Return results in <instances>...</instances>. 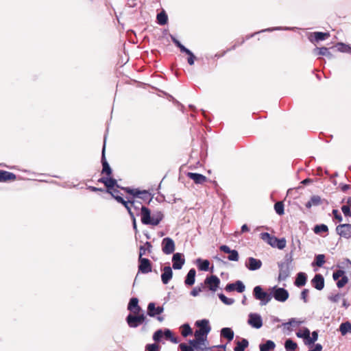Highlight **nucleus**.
<instances>
[{
	"mask_svg": "<svg viewBox=\"0 0 351 351\" xmlns=\"http://www.w3.org/2000/svg\"><path fill=\"white\" fill-rule=\"evenodd\" d=\"M141 222L145 225L157 226L162 220L164 215L161 211L155 212L151 215L150 210L146 206L141 208Z\"/></svg>",
	"mask_w": 351,
	"mask_h": 351,
	"instance_id": "obj_1",
	"label": "nucleus"
},
{
	"mask_svg": "<svg viewBox=\"0 0 351 351\" xmlns=\"http://www.w3.org/2000/svg\"><path fill=\"white\" fill-rule=\"evenodd\" d=\"M195 325L199 328V329L195 330V337H200L202 339H206L208 334L211 330L208 319H204L198 320L195 322Z\"/></svg>",
	"mask_w": 351,
	"mask_h": 351,
	"instance_id": "obj_2",
	"label": "nucleus"
},
{
	"mask_svg": "<svg viewBox=\"0 0 351 351\" xmlns=\"http://www.w3.org/2000/svg\"><path fill=\"white\" fill-rule=\"evenodd\" d=\"M252 294L256 300L260 301L261 305L262 306L266 305L272 298L271 293H268L264 291L260 285L256 286L254 288Z\"/></svg>",
	"mask_w": 351,
	"mask_h": 351,
	"instance_id": "obj_3",
	"label": "nucleus"
},
{
	"mask_svg": "<svg viewBox=\"0 0 351 351\" xmlns=\"http://www.w3.org/2000/svg\"><path fill=\"white\" fill-rule=\"evenodd\" d=\"M126 322L130 328H136L141 324L147 323V319L144 314L132 315L129 314L126 317Z\"/></svg>",
	"mask_w": 351,
	"mask_h": 351,
	"instance_id": "obj_4",
	"label": "nucleus"
},
{
	"mask_svg": "<svg viewBox=\"0 0 351 351\" xmlns=\"http://www.w3.org/2000/svg\"><path fill=\"white\" fill-rule=\"evenodd\" d=\"M121 189L133 195V197L140 198L144 201L149 202L152 198L151 193L145 190L141 191L138 189H130L129 187H122Z\"/></svg>",
	"mask_w": 351,
	"mask_h": 351,
	"instance_id": "obj_5",
	"label": "nucleus"
},
{
	"mask_svg": "<svg viewBox=\"0 0 351 351\" xmlns=\"http://www.w3.org/2000/svg\"><path fill=\"white\" fill-rule=\"evenodd\" d=\"M271 294L276 300L280 302H285L289 298V292L287 290L276 286L271 289Z\"/></svg>",
	"mask_w": 351,
	"mask_h": 351,
	"instance_id": "obj_6",
	"label": "nucleus"
},
{
	"mask_svg": "<svg viewBox=\"0 0 351 351\" xmlns=\"http://www.w3.org/2000/svg\"><path fill=\"white\" fill-rule=\"evenodd\" d=\"M290 261H287L285 262H280L278 263L279 268V274H278V280L284 281L290 275V267H289Z\"/></svg>",
	"mask_w": 351,
	"mask_h": 351,
	"instance_id": "obj_7",
	"label": "nucleus"
},
{
	"mask_svg": "<svg viewBox=\"0 0 351 351\" xmlns=\"http://www.w3.org/2000/svg\"><path fill=\"white\" fill-rule=\"evenodd\" d=\"M162 250L165 254H171L175 251V243L170 237H165L162 241Z\"/></svg>",
	"mask_w": 351,
	"mask_h": 351,
	"instance_id": "obj_8",
	"label": "nucleus"
},
{
	"mask_svg": "<svg viewBox=\"0 0 351 351\" xmlns=\"http://www.w3.org/2000/svg\"><path fill=\"white\" fill-rule=\"evenodd\" d=\"M152 263L146 258L138 257V272L148 274L152 271Z\"/></svg>",
	"mask_w": 351,
	"mask_h": 351,
	"instance_id": "obj_9",
	"label": "nucleus"
},
{
	"mask_svg": "<svg viewBox=\"0 0 351 351\" xmlns=\"http://www.w3.org/2000/svg\"><path fill=\"white\" fill-rule=\"evenodd\" d=\"M247 323L252 327L258 329L263 326V319L259 314L256 313H251L248 315Z\"/></svg>",
	"mask_w": 351,
	"mask_h": 351,
	"instance_id": "obj_10",
	"label": "nucleus"
},
{
	"mask_svg": "<svg viewBox=\"0 0 351 351\" xmlns=\"http://www.w3.org/2000/svg\"><path fill=\"white\" fill-rule=\"evenodd\" d=\"M337 233L341 237L345 239L351 238V224L343 223L339 224L336 227Z\"/></svg>",
	"mask_w": 351,
	"mask_h": 351,
	"instance_id": "obj_11",
	"label": "nucleus"
},
{
	"mask_svg": "<svg viewBox=\"0 0 351 351\" xmlns=\"http://www.w3.org/2000/svg\"><path fill=\"white\" fill-rule=\"evenodd\" d=\"M204 284L208 286L209 290L215 292L219 286L220 280L217 276L212 275L206 278Z\"/></svg>",
	"mask_w": 351,
	"mask_h": 351,
	"instance_id": "obj_12",
	"label": "nucleus"
},
{
	"mask_svg": "<svg viewBox=\"0 0 351 351\" xmlns=\"http://www.w3.org/2000/svg\"><path fill=\"white\" fill-rule=\"evenodd\" d=\"M114 199L117 201V202L121 204L124 206V207L127 209L130 217H133V215H134V213L132 211V206L131 204H135V200L132 199H128L127 201H125L122 197L120 195H116L114 196Z\"/></svg>",
	"mask_w": 351,
	"mask_h": 351,
	"instance_id": "obj_13",
	"label": "nucleus"
},
{
	"mask_svg": "<svg viewBox=\"0 0 351 351\" xmlns=\"http://www.w3.org/2000/svg\"><path fill=\"white\" fill-rule=\"evenodd\" d=\"M105 149H106V137L104 138V145L101 152V164H102V173L106 174L108 176H110L112 174V169L106 160V155H105Z\"/></svg>",
	"mask_w": 351,
	"mask_h": 351,
	"instance_id": "obj_14",
	"label": "nucleus"
},
{
	"mask_svg": "<svg viewBox=\"0 0 351 351\" xmlns=\"http://www.w3.org/2000/svg\"><path fill=\"white\" fill-rule=\"evenodd\" d=\"M173 268L174 269H180L184 265L185 259L184 255L181 253H175L172 257Z\"/></svg>",
	"mask_w": 351,
	"mask_h": 351,
	"instance_id": "obj_15",
	"label": "nucleus"
},
{
	"mask_svg": "<svg viewBox=\"0 0 351 351\" xmlns=\"http://www.w3.org/2000/svg\"><path fill=\"white\" fill-rule=\"evenodd\" d=\"M245 267L250 271H255L259 269L262 266L261 260L249 257L245 262Z\"/></svg>",
	"mask_w": 351,
	"mask_h": 351,
	"instance_id": "obj_16",
	"label": "nucleus"
},
{
	"mask_svg": "<svg viewBox=\"0 0 351 351\" xmlns=\"http://www.w3.org/2000/svg\"><path fill=\"white\" fill-rule=\"evenodd\" d=\"M311 282L312 286L319 291L322 290L324 287V278L320 274H315Z\"/></svg>",
	"mask_w": 351,
	"mask_h": 351,
	"instance_id": "obj_17",
	"label": "nucleus"
},
{
	"mask_svg": "<svg viewBox=\"0 0 351 351\" xmlns=\"http://www.w3.org/2000/svg\"><path fill=\"white\" fill-rule=\"evenodd\" d=\"M161 280L164 285H167L171 280L173 271L169 266H165L162 269Z\"/></svg>",
	"mask_w": 351,
	"mask_h": 351,
	"instance_id": "obj_18",
	"label": "nucleus"
},
{
	"mask_svg": "<svg viewBox=\"0 0 351 351\" xmlns=\"http://www.w3.org/2000/svg\"><path fill=\"white\" fill-rule=\"evenodd\" d=\"M164 311L162 306L156 307L155 303L150 302L147 306V315L150 317H155L156 315L161 314Z\"/></svg>",
	"mask_w": 351,
	"mask_h": 351,
	"instance_id": "obj_19",
	"label": "nucleus"
},
{
	"mask_svg": "<svg viewBox=\"0 0 351 351\" xmlns=\"http://www.w3.org/2000/svg\"><path fill=\"white\" fill-rule=\"evenodd\" d=\"M128 309L134 314H138L141 307L138 306V300L136 298H132L129 302Z\"/></svg>",
	"mask_w": 351,
	"mask_h": 351,
	"instance_id": "obj_20",
	"label": "nucleus"
},
{
	"mask_svg": "<svg viewBox=\"0 0 351 351\" xmlns=\"http://www.w3.org/2000/svg\"><path fill=\"white\" fill-rule=\"evenodd\" d=\"M187 176L193 180L195 184H203L206 181V177L200 173L189 172Z\"/></svg>",
	"mask_w": 351,
	"mask_h": 351,
	"instance_id": "obj_21",
	"label": "nucleus"
},
{
	"mask_svg": "<svg viewBox=\"0 0 351 351\" xmlns=\"http://www.w3.org/2000/svg\"><path fill=\"white\" fill-rule=\"evenodd\" d=\"M307 280V276L304 272H299L296 276L294 285L298 287H303L306 285Z\"/></svg>",
	"mask_w": 351,
	"mask_h": 351,
	"instance_id": "obj_22",
	"label": "nucleus"
},
{
	"mask_svg": "<svg viewBox=\"0 0 351 351\" xmlns=\"http://www.w3.org/2000/svg\"><path fill=\"white\" fill-rule=\"evenodd\" d=\"M16 180V176L13 173L0 170V182L14 181Z\"/></svg>",
	"mask_w": 351,
	"mask_h": 351,
	"instance_id": "obj_23",
	"label": "nucleus"
},
{
	"mask_svg": "<svg viewBox=\"0 0 351 351\" xmlns=\"http://www.w3.org/2000/svg\"><path fill=\"white\" fill-rule=\"evenodd\" d=\"M196 271L194 268L191 269L186 274L184 283L186 286H192L195 281Z\"/></svg>",
	"mask_w": 351,
	"mask_h": 351,
	"instance_id": "obj_24",
	"label": "nucleus"
},
{
	"mask_svg": "<svg viewBox=\"0 0 351 351\" xmlns=\"http://www.w3.org/2000/svg\"><path fill=\"white\" fill-rule=\"evenodd\" d=\"M322 202V199L319 195H313L309 201L306 203L305 206L307 208H311L313 206H317L320 205Z\"/></svg>",
	"mask_w": 351,
	"mask_h": 351,
	"instance_id": "obj_25",
	"label": "nucleus"
},
{
	"mask_svg": "<svg viewBox=\"0 0 351 351\" xmlns=\"http://www.w3.org/2000/svg\"><path fill=\"white\" fill-rule=\"evenodd\" d=\"M261 239L266 241L269 245L274 247L276 242V237L271 236L268 232H263L261 234Z\"/></svg>",
	"mask_w": 351,
	"mask_h": 351,
	"instance_id": "obj_26",
	"label": "nucleus"
},
{
	"mask_svg": "<svg viewBox=\"0 0 351 351\" xmlns=\"http://www.w3.org/2000/svg\"><path fill=\"white\" fill-rule=\"evenodd\" d=\"M276 344L271 340H267L265 343H261L259 346L260 351H270L275 348Z\"/></svg>",
	"mask_w": 351,
	"mask_h": 351,
	"instance_id": "obj_27",
	"label": "nucleus"
},
{
	"mask_svg": "<svg viewBox=\"0 0 351 351\" xmlns=\"http://www.w3.org/2000/svg\"><path fill=\"white\" fill-rule=\"evenodd\" d=\"M152 245L150 242L147 241L143 245H141L139 247V256L143 257V255H145L147 252L150 253L152 252Z\"/></svg>",
	"mask_w": 351,
	"mask_h": 351,
	"instance_id": "obj_28",
	"label": "nucleus"
},
{
	"mask_svg": "<svg viewBox=\"0 0 351 351\" xmlns=\"http://www.w3.org/2000/svg\"><path fill=\"white\" fill-rule=\"evenodd\" d=\"M221 336L231 341L234 338V332L230 328H223L221 330Z\"/></svg>",
	"mask_w": 351,
	"mask_h": 351,
	"instance_id": "obj_29",
	"label": "nucleus"
},
{
	"mask_svg": "<svg viewBox=\"0 0 351 351\" xmlns=\"http://www.w3.org/2000/svg\"><path fill=\"white\" fill-rule=\"evenodd\" d=\"M198 269L201 271H208L209 269L210 262L208 260L197 258L196 260Z\"/></svg>",
	"mask_w": 351,
	"mask_h": 351,
	"instance_id": "obj_30",
	"label": "nucleus"
},
{
	"mask_svg": "<svg viewBox=\"0 0 351 351\" xmlns=\"http://www.w3.org/2000/svg\"><path fill=\"white\" fill-rule=\"evenodd\" d=\"M339 331L342 335L351 333V323L349 322L341 323L339 326Z\"/></svg>",
	"mask_w": 351,
	"mask_h": 351,
	"instance_id": "obj_31",
	"label": "nucleus"
},
{
	"mask_svg": "<svg viewBox=\"0 0 351 351\" xmlns=\"http://www.w3.org/2000/svg\"><path fill=\"white\" fill-rule=\"evenodd\" d=\"M285 348L286 351H295L298 348V344L292 339H288L285 341Z\"/></svg>",
	"mask_w": 351,
	"mask_h": 351,
	"instance_id": "obj_32",
	"label": "nucleus"
},
{
	"mask_svg": "<svg viewBox=\"0 0 351 351\" xmlns=\"http://www.w3.org/2000/svg\"><path fill=\"white\" fill-rule=\"evenodd\" d=\"M248 341L246 339H243L241 341H239L237 343V346L234 348V351H245V349L248 346Z\"/></svg>",
	"mask_w": 351,
	"mask_h": 351,
	"instance_id": "obj_33",
	"label": "nucleus"
},
{
	"mask_svg": "<svg viewBox=\"0 0 351 351\" xmlns=\"http://www.w3.org/2000/svg\"><path fill=\"white\" fill-rule=\"evenodd\" d=\"M106 186L107 188V192H110V190L113 189L114 187L120 188L119 185L117 184V180L111 177L108 178ZM121 188L122 187H121Z\"/></svg>",
	"mask_w": 351,
	"mask_h": 351,
	"instance_id": "obj_34",
	"label": "nucleus"
},
{
	"mask_svg": "<svg viewBox=\"0 0 351 351\" xmlns=\"http://www.w3.org/2000/svg\"><path fill=\"white\" fill-rule=\"evenodd\" d=\"M337 50L342 53H351V47L343 43H338L336 45Z\"/></svg>",
	"mask_w": 351,
	"mask_h": 351,
	"instance_id": "obj_35",
	"label": "nucleus"
},
{
	"mask_svg": "<svg viewBox=\"0 0 351 351\" xmlns=\"http://www.w3.org/2000/svg\"><path fill=\"white\" fill-rule=\"evenodd\" d=\"M168 16L165 12L162 11L157 14V21L160 25H164L167 23Z\"/></svg>",
	"mask_w": 351,
	"mask_h": 351,
	"instance_id": "obj_36",
	"label": "nucleus"
},
{
	"mask_svg": "<svg viewBox=\"0 0 351 351\" xmlns=\"http://www.w3.org/2000/svg\"><path fill=\"white\" fill-rule=\"evenodd\" d=\"M192 332V329L189 324H184L181 326V334L184 337L191 335Z\"/></svg>",
	"mask_w": 351,
	"mask_h": 351,
	"instance_id": "obj_37",
	"label": "nucleus"
},
{
	"mask_svg": "<svg viewBox=\"0 0 351 351\" xmlns=\"http://www.w3.org/2000/svg\"><path fill=\"white\" fill-rule=\"evenodd\" d=\"M314 38L316 42L324 40L330 36L329 33H324L320 32H316L313 33Z\"/></svg>",
	"mask_w": 351,
	"mask_h": 351,
	"instance_id": "obj_38",
	"label": "nucleus"
},
{
	"mask_svg": "<svg viewBox=\"0 0 351 351\" xmlns=\"http://www.w3.org/2000/svg\"><path fill=\"white\" fill-rule=\"evenodd\" d=\"M325 263V256L324 254H318L315 256V262L312 263L313 265L317 267H322Z\"/></svg>",
	"mask_w": 351,
	"mask_h": 351,
	"instance_id": "obj_39",
	"label": "nucleus"
},
{
	"mask_svg": "<svg viewBox=\"0 0 351 351\" xmlns=\"http://www.w3.org/2000/svg\"><path fill=\"white\" fill-rule=\"evenodd\" d=\"M315 51H317V54L320 56H326L330 58H332V53L329 51L328 49L326 47H320V48H315Z\"/></svg>",
	"mask_w": 351,
	"mask_h": 351,
	"instance_id": "obj_40",
	"label": "nucleus"
},
{
	"mask_svg": "<svg viewBox=\"0 0 351 351\" xmlns=\"http://www.w3.org/2000/svg\"><path fill=\"white\" fill-rule=\"evenodd\" d=\"M313 231L315 234H320L321 232H327L328 231V226L325 224L316 225Z\"/></svg>",
	"mask_w": 351,
	"mask_h": 351,
	"instance_id": "obj_41",
	"label": "nucleus"
},
{
	"mask_svg": "<svg viewBox=\"0 0 351 351\" xmlns=\"http://www.w3.org/2000/svg\"><path fill=\"white\" fill-rule=\"evenodd\" d=\"M310 335V330L306 328H305L302 331H299L296 333L297 337L299 338H303L304 341L308 340Z\"/></svg>",
	"mask_w": 351,
	"mask_h": 351,
	"instance_id": "obj_42",
	"label": "nucleus"
},
{
	"mask_svg": "<svg viewBox=\"0 0 351 351\" xmlns=\"http://www.w3.org/2000/svg\"><path fill=\"white\" fill-rule=\"evenodd\" d=\"M318 339V332L317 331H313L311 334V336L309 335V338H308L307 341H305L306 345H312Z\"/></svg>",
	"mask_w": 351,
	"mask_h": 351,
	"instance_id": "obj_43",
	"label": "nucleus"
},
{
	"mask_svg": "<svg viewBox=\"0 0 351 351\" xmlns=\"http://www.w3.org/2000/svg\"><path fill=\"white\" fill-rule=\"evenodd\" d=\"M218 296L221 301L226 305H231L234 302V299L228 298L223 293H219Z\"/></svg>",
	"mask_w": 351,
	"mask_h": 351,
	"instance_id": "obj_44",
	"label": "nucleus"
},
{
	"mask_svg": "<svg viewBox=\"0 0 351 351\" xmlns=\"http://www.w3.org/2000/svg\"><path fill=\"white\" fill-rule=\"evenodd\" d=\"M274 209L277 214L282 215L284 214V204L282 202H278L274 204Z\"/></svg>",
	"mask_w": 351,
	"mask_h": 351,
	"instance_id": "obj_45",
	"label": "nucleus"
},
{
	"mask_svg": "<svg viewBox=\"0 0 351 351\" xmlns=\"http://www.w3.org/2000/svg\"><path fill=\"white\" fill-rule=\"evenodd\" d=\"M274 247L278 248L279 250H282L286 247V240L285 239H278L276 238V242H275V245Z\"/></svg>",
	"mask_w": 351,
	"mask_h": 351,
	"instance_id": "obj_46",
	"label": "nucleus"
},
{
	"mask_svg": "<svg viewBox=\"0 0 351 351\" xmlns=\"http://www.w3.org/2000/svg\"><path fill=\"white\" fill-rule=\"evenodd\" d=\"M245 287L242 281L237 280L235 282L234 291H237L238 293H243L245 291Z\"/></svg>",
	"mask_w": 351,
	"mask_h": 351,
	"instance_id": "obj_47",
	"label": "nucleus"
},
{
	"mask_svg": "<svg viewBox=\"0 0 351 351\" xmlns=\"http://www.w3.org/2000/svg\"><path fill=\"white\" fill-rule=\"evenodd\" d=\"M342 295L339 293H332L328 296V300L331 301L332 302L337 303L338 302L340 299L341 298Z\"/></svg>",
	"mask_w": 351,
	"mask_h": 351,
	"instance_id": "obj_48",
	"label": "nucleus"
},
{
	"mask_svg": "<svg viewBox=\"0 0 351 351\" xmlns=\"http://www.w3.org/2000/svg\"><path fill=\"white\" fill-rule=\"evenodd\" d=\"M239 258V253L236 250H232L228 257V260L231 261H237Z\"/></svg>",
	"mask_w": 351,
	"mask_h": 351,
	"instance_id": "obj_49",
	"label": "nucleus"
},
{
	"mask_svg": "<svg viewBox=\"0 0 351 351\" xmlns=\"http://www.w3.org/2000/svg\"><path fill=\"white\" fill-rule=\"evenodd\" d=\"M206 339H203V342H201L200 344H197L196 348H194V351H207L206 348Z\"/></svg>",
	"mask_w": 351,
	"mask_h": 351,
	"instance_id": "obj_50",
	"label": "nucleus"
},
{
	"mask_svg": "<svg viewBox=\"0 0 351 351\" xmlns=\"http://www.w3.org/2000/svg\"><path fill=\"white\" fill-rule=\"evenodd\" d=\"M345 271L342 269H338L333 272L332 278L334 280H338L340 278H341L342 276H345Z\"/></svg>",
	"mask_w": 351,
	"mask_h": 351,
	"instance_id": "obj_51",
	"label": "nucleus"
},
{
	"mask_svg": "<svg viewBox=\"0 0 351 351\" xmlns=\"http://www.w3.org/2000/svg\"><path fill=\"white\" fill-rule=\"evenodd\" d=\"M348 282V278L345 276H342V278L340 280H338L337 282V287L338 288H342Z\"/></svg>",
	"mask_w": 351,
	"mask_h": 351,
	"instance_id": "obj_52",
	"label": "nucleus"
},
{
	"mask_svg": "<svg viewBox=\"0 0 351 351\" xmlns=\"http://www.w3.org/2000/svg\"><path fill=\"white\" fill-rule=\"evenodd\" d=\"M201 342H203V339L200 337H195L194 339H191L189 341V347H192L193 349L194 348H196V346L197 344H200Z\"/></svg>",
	"mask_w": 351,
	"mask_h": 351,
	"instance_id": "obj_53",
	"label": "nucleus"
},
{
	"mask_svg": "<svg viewBox=\"0 0 351 351\" xmlns=\"http://www.w3.org/2000/svg\"><path fill=\"white\" fill-rule=\"evenodd\" d=\"M160 346L156 343L147 344L145 346V351H158Z\"/></svg>",
	"mask_w": 351,
	"mask_h": 351,
	"instance_id": "obj_54",
	"label": "nucleus"
},
{
	"mask_svg": "<svg viewBox=\"0 0 351 351\" xmlns=\"http://www.w3.org/2000/svg\"><path fill=\"white\" fill-rule=\"evenodd\" d=\"M308 293L309 291L307 289H303L301 292L300 298L304 301V303H307L308 302Z\"/></svg>",
	"mask_w": 351,
	"mask_h": 351,
	"instance_id": "obj_55",
	"label": "nucleus"
},
{
	"mask_svg": "<svg viewBox=\"0 0 351 351\" xmlns=\"http://www.w3.org/2000/svg\"><path fill=\"white\" fill-rule=\"evenodd\" d=\"M163 337V332L162 330H156L153 335V339L155 341H159Z\"/></svg>",
	"mask_w": 351,
	"mask_h": 351,
	"instance_id": "obj_56",
	"label": "nucleus"
},
{
	"mask_svg": "<svg viewBox=\"0 0 351 351\" xmlns=\"http://www.w3.org/2000/svg\"><path fill=\"white\" fill-rule=\"evenodd\" d=\"M202 287H203L202 284L201 285V287H194L191 291V295L193 297L197 296L199 294V293L202 291Z\"/></svg>",
	"mask_w": 351,
	"mask_h": 351,
	"instance_id": "obj_57",
	"label": "nucleus"
},
{
	"mask_svg": "<svg viewBox=\"0 0 351 351\" xmlns=\"http://www.w3.org/2000/svg\"><path fill=\"white\" fill-rule=\"evenodd\" d=\"M302 323V322L299 321V320L296 319L295 318H291V319H289V321L288 322L284 324V326L290 325V326H299Z\"/></svg>",
	"mask_w": 351,
	"mask_h": 351,
	"instance_id": "obj_58",
	"label": "nucleus"
},
{
	"mask_svg": "<svg viewBox=\"0 0 351 351\" xmlns=\"http://www.w3.org/2000/svg\"><path fill=\"white\" fill-rule=\"evenodd\" d=\"M341 210L346 217H351V210L349 206H342Z\"/></svg>",
	"mask_w": 351,
	"mask_h": 351,
	"instance_id": "obj_59",
	"label": "nucleus"
},
{
	"mask_svg": "<svg viewBox=\"0 0 351 351\" xmlns=\"http://www.w3.org/2000/svg\"><path fill=\"white\" fill-rule=\"evenodd\" d=\"M179 348L181 351H194V349L192 347H189L184 343H182L179 345Z\"/></svg>",
	"mask_w": 351,
	"mask_h": 351,
	"instance_id": "obj_60",
	"label": "nucleus"
},
{
	"mask_svg": "<svg viewBox=\"0 0 351 351\" xmlns=\"http://www.w3.org/2000/svg\"><path fill=\"white\" fill-rule=\"evenodd\" d=\"M332 214H333L334 218L337 219L339 222L342 221L343 217L337 210L334 209L332 210Z\"/></svg>",
	"mask_w": 351,
	"mask_h": 351,
	"instance_id": "obj_61",
	"label": "nucleus"
},
{
	"mask_svg": "<svg viewBox=\"0 0 351 351\" xmlns=\"http://www.w3.org/2000/svg\"><path fill=\"white\" fill-rule=\"evenodd\" d=\"M189 56V58L187 59V62L189 63V65H193L194 64V62H195V56H194V54L193 53L192 51L190 52L189 54H188Z\"/></svg>",
	"mask_w": 351,
	"mask_h": 351,
	"instance_id": "obj_62",
	"label": "nucleus"
},
{
	"mask_svg": "<svg viewBox=\"0 0 351 351\" xmlns=\"http://www.w3.org/2000/svg\"><path fill=\"white\" fill-rule=\"evenodd\" d=\"M220 250L224 253L230 254L232 250H231L228 245H222L219 247Z\"/></svg>",
	"mask_w": 351,
	"mask_h": 351,
	"instance_id": "obj_63",
	"label": "nucleus"
},
{
	"mask_svg": "<svg viewBox=\"0 0 351 351\" xmlns=\"http://www.w3.org/2000/svg\"><path fill=\"white\" fill-rule=\"evenodd\" d=\"M235 282L234 283H229L226 287L225 290L228 292H231L234 291Z\"/></svg>",
	"mask_w": 351,
	"mask_h": 351,
	"instance_id": "obj_64",
	"label": "nucleus"
}]
</instances>
